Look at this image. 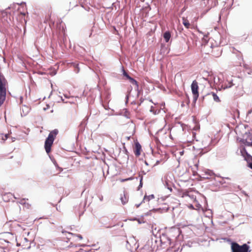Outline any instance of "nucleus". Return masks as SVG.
Returning <instances> with one entry per match:
<instances>
[{
    "instance_id": "f257e3e1",
    "label": "nucleus",
    "mask_w": 252,
    "mask_h": 252,
    "mask_svg": "<svg viewBox=\"0 0 252 252\" xmlns=\"http://www.w3.org/2000/svg\"><path fill=\"white\" fill-rule=\"evenodd\" d=\"M58 130L57 129L51 131L48 135V137L46 139L44 148L46 152L49 154L51 151V147L53 145V142L55 140L56 136L58 134Z\"/></svg>"
},
{
    "instance_id": "f03ea898",
    "label": "nucleus",
    "mask_w": 252,
    "mask_h": 252,
    "mask_svg": "<svg viewBox=\"0 0 252 252\" xmlns=\"http://www.w3.org/2000/svg\"><path fill=\"white\" fill-rule=\"evenodd\" d=\"M7 81L3 75L0 72V107L5 100Z\"/></svg>"
},
{
    "instance_id": "7ed1b4c3",
    "label": "nucleus",
    "mask_w": 252,
    "mask_h": 252,
    "mask_svg": "<svg viewBox=\"0 0 252 252\" xmlns=\"http://www.w3.org/2000/svg\"><path fill=\"white\" fill-rule=\"evenodd\" d=\"M231 249L232 252H250L249 246L246 244L241 246L237 243L233 242L231 245Z\"/></svg>"
},
{
    "instance_id": "20e7f679",
    "label": "nucleus",
    "mask_w": 252,
    "mask_h": 252,
    "mask_svg": "<svg viewBox=\"0 0 252 252\" xmlns=\"http://www.w3.org/2000/svg\"><path fill=\"white\" fill-rule=\"evenodd\" d=\"M191 89L193 95V99L194 101H196L198 98L199 96V87L198 85V82L196 80H194L192 81V84L191 85Z\"/></svg>"
},
{
    "instance_id": "39448f33",
    "label": "nucleus",
    "mask_w": 252,
    "mask_h": 252,
    "mask_svg": "<svg viewBox=\"0 0 252 252\" xmlns=\"http://www.w3.org/2000/svg\"><path fill=\"white\" fill-rule=\"evenodd\" d=\"M252 133L246 132L243 136V138L240 140V142L248 146L252 145Z\"/></svg>"
},
{
    "instance_id": "423d86ee",
    "label": "nucleus",
    "mask_w": 252,
    "mask_h": 252,
    "mask_svg": "<svg viewBox=\"0 0 252 252\" xmlns=\"http://www.w3.org/2000/svg\"><path fill=\"white\" fill-rule=\"evenodd\" d=\"M17 245L21 246L24 249L30 248V243L29 240L24 237H20L18 240H17Z\"/></svg>"
},
{
    "instance_id": "0eeeda50",
    "label": "nucleus",
    "mask_w": 252,
    "mask_h": 252,
    "mask_svg": "<svg viewBox=\"0 0 252 252\" xmlns=\"http://www.w3.org/2000/svg\"><path fill=\"white\" fill-rule=\"evenodd\" d=\"M134 153L136 157H138L141 154V146L139 142H136L135 143V146L133 148Z\"/></svg>"
},
{
    "instance_id": "6e6552de",
    "label": "nucleus",
    "mask_w": 252,
    "mask_h": 252,
    "mask_svg": "<svg viewBox=\"0 0 252 252\" xmlns=\"http://www.w3.org/2000/svg\"><path fill=\"white\" fill-rule=\"evenodd\" d=\"M19 200L18 201V203L22 205L26 209H30L31 207V204L27 202L28 199L27 198H19Z\"/></svg>"
},
{
    "instance_id": "1a4fd4ad",
    "label": "nucleus",
    "mask_w": 252,
    "mask_h": 252,
    "mask_svg": "<svg viewBox=\"0 0 252 252\" xmlns=\"http://www.w3.org/2000/svg\"><path fill=\"white\" fill-rule=\"evenodd\" d=\"M168 175H166L164 177V181L165 182V185L167 187V189L171 190V186L172 182L168 180Z\"/></svg>"
},
{
    "instance_id": "9d476101",
    "label": "nucleus",
    "mask_w": 252,
    "mask_h": 252,
    "mask_svg": "<svg viewBox=\"0 0 252 252\" xmlns=\"http://www.w3.org/2000/svg\"><path fill=\"white\" fill-rule=\"evenodd\" d=\"M26 13L21 12L18 15V18L21 19V22L22 23H24L25 24L27 23V19L25 18Z\"/></svg>"
},
{
    "instance_id": "9b49d317",
    "label": "nucleus",
    "mask_w": 252,
    "mask_h": 252,
    "mask_svg": "<svg viewBox=\"0 0 252 252\" xmlns=\"http://www.w3.org/2000/svg\"><path fill=\"white\" fill-rule=\"evenodd\" d=\"M171 37V34L169 32H166L163 34V38L165 41L167 42Z\"/></svg>"
},
{
    "instance_id": "f8f14e48",
    "label": "nucleus",
    "mask_w": 252,
    "mask_h": 252,
    "mask_svg": "<svg viewBox=\"0 0 252 252\" xmlns=\"http://www.w3.org/2000/svg\"><path fill=\"white\" fill-rule=\"evenodd\" d=\"M183 24L186 28L189 29L190 28V23L186 18H183Z\"/></svg>"
},
{
    "instance_id": "ddd939ff",
    "label": "nucleus",
    "mask_w": 252,
    "mask_h": 252,
    "mask_svg": "<svg viewBox=\"0 0 252 252\" xmlns=\"http://www.w3.org/2000/svg\"><path fill=\"white\" fill-rule=\"evenodd\" d=\"M128 79L129 80V81L132 84L135 85L136 87V88H138V84L137 81H136L135 79H134L133 78H131L130 76H128Z\"/></svg>"
},
{
    "instance_id": "4468645a",
    "label": "nucleus",
    "mask_w": 252,
    "mask_h": 252,
    "mask_svg": "<svg viewBox=\"0 0 252 252\" xmlns=\"http://www.w3.org/2000/svg\"><path fill=\"white\" fill-rule=\"evenodd\" d=\"M210 94L212 95V96L213 97V98H214V100L215 101H216V102H220V99L219 96L215 93L212 92V93H211Z\"/></svg>"
},
{
    "instance_id": "2eb2a0df",
    "label": "nucleus",
    "mask_w": 252,
    "mask_h": 252,
    "mask_svg": "<svg viewBox=\"0 0 252 252\" xmlns=\"http://www.w3.org/2000/svg\"><path fill=\"white\" fill-rule=\"evenodd\" d=\"M241 153L242 155H243L244 154H246V155L247 156V157L250 158H252V157L249 154H248V153L246 151V150L245 149V148H244L242 150H241Z\"/></svg>"
},
{
    "instance_id": "dca6fc26",
    "label": "nucleus",
    "mask_w": 252,
    "mask_h": 252,
    "mask_svg": "<svg viewBox=\"0 0 252 252\" xmlns=\"http://www.w3.org/2000/svg\"><path fill=\"white\" fill-rule=\"evenodd\" d=\"M154 198V195H149V196H145L144 197V199L145 200H147V201H149L151 199H153Z\"/></svg>"
},
{
    "instance_id": "f3484780",
    "label": "nucleus",
    "mask_w": 252,
    "mask_h": 252,
    "mask_svg": "<svg viewBox=\"0 0 252 252\" xmlns=\"http://www.w3.org/2000/svg\"><path fill=\"white\" fill-rule=\"evenodd\" d=\"M132 178H127V179H121L120 180V181L121 182H125V181H128V180H131Z\"/></svg>"
},
{
    "instance_id": "a211bd4d",
    "label": "nucleus",
    "mask_w": 252,
    "mask_h": 252,
    "mask_svg": "<svg viewBox=\"0 0 252 252\" xmlns=\"http://www.w3.org/2000/svg\"><path fill=\"white\" fill-rule=\"evenodd\" d=\"M125 200H123V197H121L122 202L124 204H125V203H126L127 202V199L125 196Z\"/></svg>"
},
{
    "instance_id": "6ab92c4d",
    "label": "nucleus",
    "mask_w": 252,
    "mask_h": 252,
    "mask_svg": "<svg viewBox=\"0 0 252 252\" xmlns=\"http://www.w3.org/2000/svg\"><path fill=\"white\" fill-rule=\"evenodd\" d=\"M199 126L198 125H196L193 128V130H197L199 129Z\"/></svg>"
},
{
    "instance_id": "aec40b11",
    "label": "nucleus",
    "mask_w": 252,
    "mask_h": 252,
    "mask_svg": "<svg viewBox=\"0 0 252 252\" xmlns=\"http://www.w3.org/2000/svg\"><path fill=\"white\" fill-rule=\"evenodd\" d=\"M124 76H125L127 79H128V76H129L125 71L124 72Z\"/></svg>"
},
{
    "instance_id": "412c9836",
    "label": "nucleus",
    "mask_w": 252,
    "mask_h": 252,
    "mask_svg": "<svg viewBox=\"0 0 252 252\" xmlns=\"http://www.w3.org/2000/svg\"><path fill=\"white\" fill-rule=\"evenodd\" d=\"M242 193L244 194L246 196H248V194L245 191H242Z\"/></svg>"
},
{
    "instance_id": "4be33fe9",
    "label": "nucleus",
    "mask_w": 252,
    "mask_h": 252,
    "mask_svg": "<svg viewBox=\"0 0 252 252\" xmlns=\"http://www.w3.org/2000/svg\"><path fill=\"white\" fill-rule=\"evenodd\" d=\"M249 167L252 169V163H249Z\"/></svg>"
},
{
    "instance_id": "5701e85b",
    "label": "nucleus",
    "mask_w": 252,
    "mask_h": 252,
    "mask_svg": "<svg viewBox=\"0 0 252 252\" xmlns=\"http://www.w3.org/2000/svg\"><path fill=\"white\" fill-rule=\"evenodd\" d=\"M234 112L235 113L236 112V113H238V114H239V111L237 109H236L235 111Z\"/></svg>"
},
{
    "instance_id": "b1692460",
    "label": "nucleus",
    "mask_w": 252,
    "mask_h": 252,
    "mask_svg": "<svg viewBox=\"0 0 252 252\" xmlns=\"http://www.w3.org/2000/svg\"><path fill=\"white\" fill-rule=\"evenodd\" d=\"M189 207L190 208H191V209H193V206H192V205H190L189 206Z\"/></svg>"
},
{
    "instance_id": "393cba45",
    "label": "nucleus",
    "mask_w": 252,
    "mask_h": 252,
    "mask_svg": "<svg viewBox=\"0 0 252 252\" xmlns=\"http://www.w3.org/2000/svg\"><path fill=\"white\" fill-rule=\"evenodd\" d=\"M78 237H79L80 239H82V237L81 235H79V236H78Z\"/></svg>"
},
{
    "instance_id": "a878e982",
    "label": "nucleus",
    "mask_w": 252,
    "mask_h": 252,
    "mask_svg": "<svg viewBox=\"0 0 252 252\" xmlns=\"http://www.w3.org/2000/svg\"><path fill=\"white\" fill-rule=\"evenodd\" d=\"M151 112H153V107H151Z\"/></svg>"
},
{
    "instance_id": "bb28decb",
    "label": "nucleus",
    "mask_w": 252,
    "mask_h": 252,
    "mask_svg": "<svg viewBox=\"0 0 252 252\" xmlns=\"http://www.w3.org/2000/svg\"><path fill=\"white\" fill-rule=\"evenodd\" d=\"M251 146L252 147V145Z\"/></svg>"
}]
</instances>
